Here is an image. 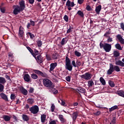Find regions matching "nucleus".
Wrapping results in <instances>:
<instances>
[{
	"instance_id": "obj_1",
	"label": "nucleus",
	"mask_w": 124,
	"mask_h": 124,
	"mask_svg": "<svg viewBox=\"0 0 124 124\" xmlns=\"http://www.w3.org/2000/svg\"><path fill=\"white\" fill-rule=\"evenodd\" d=\"M100 48H101V49H102V48H103L105 51L108 53L110 51H111L112 46L110 44L107 43H105L104 44H102V43L101 42L100 43Z\"/></svg>"
},
{
	"instance_id": "obj_2",
	"label": "nucleus",
	"mask_w": 124,
	"mask_h": 124,
	"mask_svg": "<svg viewBox=\"0 0 124 124\" xmlns=\"http://www.w3.org/2000/svg\"><path fill=\"white\" fill-rule=\"evenodd\" d=\"M65 62L66 69H67V70H69V71H72L73 66L72 65H71V61H70V59H69L68 57H66Z\"/></svg>"
},
{
	"instance_id": "obj_3",
	"label": "nucleus",
	"mask_w": 124,
	"mask_h": 124,
	"mask_svg": "<svg viewBox=\"0 0 124 124\" xmlns=\"http://www.w3.org/2000/svg\"><path fill=\"white\" fill-rule=\"evenodd\" d=\"M43 84L45 87L49 88V89L51 88H54V84H53L52 81L47 78L44 79Z\"/></svg>"
},
{
	"instance_id": "obj_4",
	"label": "nucleus",
	"mask_w": 124,
	"mask_h": 124,
	"mask_svg": "<svg viewBox=\"0 0 124 124\" xmlns=\"http://www.w3.org/2000/svg\"><path fill=\"white\" fill-rule=\"evenodd\" d=\"M13 9H14V14H15V15H17V14H18V13H20V12H21V11H23L22 9H21L20 7V6L19 5H15L13 6Z\"/></svg>"
},
{
	"instance_id": "obj_5",
	"label": "nucleus",
	"mask_w": 124,
	"mask_h": 124,
	"mask_svg": "<svg viewBox=\"0 0 124 124\" xmlns=\"http://www.w3.org/2000/svg\"><path fill=\"white\" fill-rule=\"evenodd\" d=\"M80 77L81 78H82V79H84V80L88 81V80H91V79H92L93 75L90 73H86L85 74L80 76Z\"/></svg>"
},
{
	"instance_id": "obj_6",
	"label": "nucleus",
	"mask_w": 124,
	"mask_h": 124,
	"mask_svg": "<svg viewBox=\"0 0 124 124\" xmlns=\"http://www.w3.org/2000/svg\"><path fill=\"white\" fill-rule=\"evenodd\" d=\"M30 110L32 114H37L38 111H39V108H38V106H34L31 108Z\"/></svg>"
},
{
	"instance_id": "obj_7",
	"label": "nucleus",
	"mask_w": 124,
	"mask_h": 124,
	"mask_svg": "<svg viewBox=\"0 0 124 124\" xmlns=\"http://www.w3.org/2000/svg\"><path fill=\"white\" fill-rule=\"evenodd\" d=\"M24 28L23 27L20 26L19 27V30L18 32V35L19 37H23L24 36Z\"/></svg>"
},
{
	"instance_id": "obj_8",
	"label": "nucleus",
	"mask_w": 124,
	"mask_h": 124,
	"mask_svg": "<svg viewBox=\"0 0 124 124\" xmlns=\"http://www.w3.org/2000/svg\"><path fill=\"white\" fill-rule=\"evenodd\" d=\"M114 72V70L113 69V64L112 63L109 64V69L107 71V74L108 75H111L112 73Z\"/></svg>"
},
{
	"instance_id": "obj_9",
	"label": "nucleus",
	"mask_w": 124,
	"mask_h": 124,
	"mask_svg": "<svg viewBox=\"0 0 124 124\" xmlns=\"http://www.w3.org/2000/svg\"><path fill=\"white\" fill-rule=\"evenodd\" d=\"M57 65H58V63L57 62L52 63L50 65V69L49 72H51V71H53L57 67Z\"/></svg>"
},
{
	"instance_id": "obj_10",
	"label": "nucleus",
	"mask_w": 124,
	"mask_h": 124,
	"mask_svg": "<svg viewBox=\"0 0 124 124\" xmlns=\"http://www.w3.org/2000/svg\"><path fill=\"white\" fill-rule=\"evenodd\" d=\"M23 79L26 82H30L31 81V77L28 74H24Z\"/></svg>"
},
{
	"instance_id": "obj_11",
	"label": "nucleus",
	"mask_w": 124,
	"mask_h": 124,
	"mask_svg": "<svg viewBox=\"0 0 124 124\" xmlns=\"http://www.w3.org/2000/svg\"><path fill=\"white\" fill-rule=\"evenodd\" d=\"M66 5L68 7H73L75 4H74V2H71L69 0H68L66 2Z\"/></svg>"
},
{
	"instance_id": "obj_12",
	"label": "nucleus",
	"mask_w": 124,
	"mask_h": 124,
	"mask_svg": "<svg viewBox=\"0 0 124 124\" xmlns=\"http://www.w3.org/2000/svg\"><path fill=\"white\" fill-rule=\"evenodd\" d=\"M116 37L121 44H124V39L123 38V37L120 34H118L116 36Z\"/></svg>"
},
{
	"instance_id": "obj_13",
	"label": "nucleus",
	"mask_w": 124,
	"mask_h": 124,
	"mask_svg": "<svg viewBox=\"0 0 124 124\" xmlns=\"http://www.w3.org/2000/svg\"><path fill=\"white\" fill-rule=\"evenodd\" d=\"M19 4L20 5L19 7H20V8L23 10H24V9H25L26 8V6L25 5V1L22 0L21 1H19Z\"/></svg>"
},
{
	"instance_id": "obj_14",
	"label": "nucleus",
	"mask_w": 124,
	"mask_h": 124,
	"mask_svg": "<svg viewBox=\"0 0 124 124\" xmlns=\"http://www.w3.org/2000/svg\"><path fill=\"white\" fill-rule=\"evenodd\" d=\"M71 117L73 119V121L75 122V121H76V119L78 117V112H73V114H72Z\"/></svg>"
},
{
	"instance_id": "obj_15",
	"label": "nucleus",
	"mask_w": 124,
	"mask_h": 124,
	"mask_svg": "<svg viewBox=\"0 0 124 124\" xmlns=\"http://www.w3.org/2000/svg\"><path fill=\"white\" fill-rule=\"evenodd\" d=\"M2 118L5 122H9L11 119V116L8 115H3Z\"/></svg>"
},
{
	"instance_id": "obj_16",
	"label": "nucleus",
	"mask_w": 124,
	"mask_h": 124,
	"mask_svg": "<svg viewBox=\"0 0 124 124\" xmlns=\"http://www.w3.org/2000/svg\"><path fill=\"white\" fill-rule=\"evenodd\" d=\"M49 92L54 94H57L58 93V90L54 88V87H51L49 88Z\"/></svg>"
},
{
	"instance_id": "obj_17",
	"label": "nucleus",
	"mask_w": 124,
	"mask_h": 124,
	"mask_svg": "<svg viewBox=\"0 0 124 124\" xmlns=\"http://www.w3.org/2000/svg\"><path fill=\"white\" fill-rule=\"evenodd\" d=\"M20 92L24 94V95H27L28 94V91L24 88L23 87H21L20 89Z\"/></svg>"
},
{
	"instance_id": "obj_18",
	"label": "nucleus",
	"mask_w": 124,
	"mask_h": 124,
	"mask_svg": "<svg viewBox=\"0 0 124 124\" xmlns=\"http://www.w3.org/2000/svg\"><path fill=\"white\" fill-rule=\"evenodd\" d=\"M115 64L116 65H119L120 66H122V67H124V62H122L121 61H120V60L116 61Z\"/></svg>"
},
{
	"instance_id": "obj_19",
	"label": "nucleus",
	"mask_w": 124,
	"mask_h": 124,
	"mask_svg": "<svg viewBox=\"0 0 124 124\" xmlns=\"http://www.w3.org/2000/svg\"><path fill=\"white\" fill-rule=\"evenodd\" d=\"M0 96H1V98L4 99V100H5V101H8V98H7V96L4 93H1L0 94Z\"/></svg>"
},
{
	"instance_id": "obj_20",
	"label": "nucleus",
	"mask_w": 124,
	"mask_h": 124,
	"mask_svg": "<svg viewBox=\"0 0 124 124\" xmlns=\"http://www.w3.org/2000/svg\"><path fill=\"white\" fill-rule=\"evenodd\" d=\"M59 119L60 120L61 123H65V122H66V120L63 118V115H59Z\"/></svg>"
},
{
	"instance_id": "obj_21",
	"label": "nucleus",
	"mask_w": 124,
	"mask_h": 124,
	"mask_svg": "<svg viewBox=\"0 0 124 124\" xmlns=\"http://www.w3.org/2000/svg\"><path fill=\"white\" fill-rule=\"evenodd\" d=\"M5 83H6L5 78L3 77H0V84L1 85H4Z\"/></svg>"
},
{
	"instance_id": "obj_22",
	"label": "nucleus",
	"mask_w": 124,
	"mask_h": 124,
	"mask_svg": "<svg viewBox=\"0 0 124 124\" xmlns=\"http://www.w3.org/2000/svg\"><path fill=\"white\" fill-rule=\"evenodd\" d=\"M113 71L115 70L116 72H119L121 71V69H120V67L117 65H113Z\"/></svg>"
},
{
	"instance_id": "obj_23",
	"label": "nucleus",
	"mask_w": 124,
	"mask_h": 124,
	"mask_svg": "<svg viewBox=\"0 0 124 124\" xmlns=\"http://www.w3.org/2000/svg\"><path fill=\"white\" fill-rule=\"evenodd\" d=\"M116 93L119 95L120 96H122V97H124V92L121 90V91H117L116 92Z\"/></svg>"
},
{
	"instance_id": "obj_24",
	"label": "nucleus",
	"mask_w": 124,
	"mask_h": 124,
	"mask_svg": "<svg viewBox=\"0 0 124 124\" xmlns=\"http://www.w3.org/2000/svg\"><path fill=\"white\" fill-rule=\"evenodd\" d=\"M94 85V83H93V80H90L88 81V86L89 88H91L93 87V86Z\"/></svg>"
},
{
	"instance_id": "obj_25",
	"label": "nucleus",
	"mask_w": 124,
	"mask_h": 124,
	"mask_svg": "<svg viewBox=\"0 0 124 124\" xmlns=\"http://www.w3.org/2000/svg\"><path fill=\"white\" fill-rule=\"evenodd\" d=\"M78 92H79V93H84L85 94V93H86V90L84 88L79 87L78 89Z\"/></svg>"
},
{
	"instance_id": "obj_26",
	"label": "nucleus",
	"mask_w": 124,
	"mask_h": 124,
	"mask_svg": "<svg viewBox=\"0 0 124 124\" xmlns=\"http://www.w3.org/2000/svg\"><path fill=\"white\" fill-rule=\"evenodd\" d=\"M101 10V5H99L97 6L95 8V11L97 14H99V12H100V11Z\"/></svg>"
},
{
	"instance_id": "obj_27",
	"label": "nucleus",
	"mask_w": 124,
	"mask_h": 124,
	"mask_svg": "<svg viewBox=\"0 0 124 124\" xmlns=\"http://www.w3.org/2000/svg\"><path fill=\"white\" fill-rule=\"evenodd\" d=\"M43 59L42 56L39 55L37 57V61L39 63H41L42 62Z\"/></svg>"
},
{
	"instance_id": "obj_28",
	"label": "nucleus",
	"mask_w": 124,
	"mask_h": 124,
	"mask_svg": "<svg viewBox=\"0 0 124 124\" xmlns=\"http://www.w3.org/2000/svg\"><path fill=\"white\" fill-rule=\"evenodd\" d=\"M100 81L103 86H105V85H106V81H105V79H104L103 78L101 77L100 78Z\"/></svg>"
},
{
	"instance_id": "obj_29",
	"label": "nucleus",
	"mask_w": 124,
	"mask_h": 124,
	"mask_svg": "<svg viewBox=\"0 0 124 124\" xmlns=\"http://www.w3.org/2000/svg\"><path fill=\"white\" fill-rule=\"evenodd\" d=\"M41 119L42 123H45V120H46V115L44 114L42 115L41 117Z\"/></svg>"
},
{
	"instance_id": "obj_30",
	"label": "nucleus",
	"mask_w": 124,
	"mask_h": 124,
	"mask_svg": "<svg viewBox=\"0 0 124 124\" xmlns=\"http://www.w3.org/2000/svg\"><path fill=\"white\" fill-rule=\"evenodd\" d=\"M115 48H116V49H118V50H123L121 45H120V44L119 43H117L115 45Z\"/></svg>"
},
{
	"instance_id": "obj_31",
	"label": "nucleus",
	"mask_w": 124,
	"mask_h": 124,
	"mask_svg": "<svg viewBox=\"0 0 124 124\" xmlns=\"http://www.w3.org/2000/svg\"><path fill=\"white\" fill-rule=\"evenodd\" d=\"M118 108V106H114L111 108H109V112H112V111H114V110H116Z\"/></svg>"
},
{
	"instance_id": "obj_32",
	"label": "nucleus",
	"mask_w": 124,
	"mask_h": 124,
	"mask_svg": "<svg viewBox=\"0 0 124 124\" xmlns=\"http://www.w3.org/2000/svg\"><path fill=\"white\" fill-rule=\"evenodd\" d=\"M108 84L111 88H113V87H115V83H114V82L112 80H109L108 81Z\"/></svg>"
},
{
	"instance_id": "obj_33",
	"label": "nucleus",
	"mask_w": 124,
	"mask_h": 124,
	"mask_svg": "<svg viewBox=\"0 0 124 124\" xmlns=\"http://www.w3.org/2000/svg\"><path fill=\"white\" fill-rule=\"evenodd\" d=\"M4 90V85L0 84V93H3Z\"/></svg>"
},
{
	"instance_id": "obj_34",
	"label": "nucleus",
	"mask_w": 124,
	"mask_h": 124,
	"mask_svg": "<svg viewBox=\"0 0 124 124\" xmlns=\"http://www.w3.org/2000/svg\"><path fill=\"white\" fill-rule=\"evenodd\" d=\"M27 36H30V38H31V39H32L33 37H34V35L30 32L27 33Z\"/></svg>"
},
{
	"instance_id": "obj_35",
	"label": "nucleus",
	"mask_w": 124,
	"mask_h": 124,
	"mask_svg": "<svg viewBox=\"0 0 124 124\" xmlns=\"http://www.w3.org/2000/svg\"><path fill=\"white\" fill-rule=\"evenodd\" d=\"M31 77L32 79H37L38 78V76H37V75L35 74H31Z\"/></svg>"
},
{
	"instance_id": "obj_36",
	"label": "nucleus",
	"mask_w": 124,
	"mask_h": 124,
	"mask_svg": "<svg viewBox=\"0 0 124 124\" xmlns=\"http://www.w3.org/2000/svg\"><path fill=\"white\" fill-rule=\"evenodd\" d=\"M27 48L28 49V50H29V51L30 52V53L31 54V55H32V56H33V57H34V53H33V51H32L31 48V47H30L29 46H27Z\"/></svg>"
},
{
	"instance_id": "obj_37",
	"label": "nucleus",
	"mask_w": 124,
	"mask_h": 124,
	"mask_svg": "<svg viewBox=\"0 0 124 124\" xmlns=\"http://www.w3.org/2000/svg\"><path fill=\"white\" fill-rule=\"evenodd\" d=\"M22 118L24 120V121H26V122H27V121H29V117H28V116L26 115H23Z\"/></svg>"
},
{
	"instance_id": "obj_38",
	"label": "nucleus",
	"mask_w": 124,
	"mask_h": 124,
	"mask_svg": "<svg viewBox=\"0 0 124 124\" xmlns=\"http://www.w3.org/2000/svg\"><path fill=\"white\" fill-rule=\"evenodd\" d=\"M77 14H78L79 16H80L82 17H84V13L81 11H78L77 13Z\"/></svg>"
},
{
	"instance_id": "obj_39",
	"label": "nucleus",
	"mask_w": 124,
	"mask_h": 124,
	"mask_svg": "<svg viewBox=\"0 0 124 124\" xmlns=\"http://www.w3.org/2000/svg\"><path fill=\"white\" fill-rule=\"evenodd\" d=\"M40 76H42V77H44L45 78H47V77H48V75H47L46 73H42V72H41Z\"/></svg>"
},
{
	"instance_id": "obj_40",
	"label": "nucleus",
	"mask_w": 124,
	"mask_h": 124,
	"mask_svg": "<svg viewBox=\"0 0 124 124\" xmlns=\"http://www.w3.org/2000/svg\"><path fill=\"white\" fill-rule=\"evenodd\" d=\"M27 101H28V103L29 104H32V103H33V99H31V98H30V99H28L27 100Z\"/></svg>"
},
{
	"instance_id": "obj_41",
	"label": "nucleus",
	"mask_w": 124,
	"mask_h": 124,
	"mask_svg": "<svg viewBox=\"0 0 124 124\" xmlns=\"http://www.w3.org/2000/svg\"><path fill=\"white\" fill-rule=\"evenodd\" d=\"M75 54L77 57H80L81 56V53L79 52L77 50L75 51Z\"/></svg>"
},
{
	"instance_id": "obj_42",
	"label": "nucleus",
	"mask_w": 124,
	"mask_h": 124,
	"mask_svg": "<svg viewBox=\"0 0 124 124\" xmlns=\"http://www.w3.org/2000/svg\"><path fill=\"white\" fill-rule=\"evenodd\" d=\"M55 109H56V107H55V105H54V104H52L51 106V112H54V111L55 110Z\"/></svg>"
},
{
	"instance_id": "obj_43",
	"label": "nucleus",
	"mask_w": 124,
	"mask_h": 124,
	"mask_svg": "<svg viewBox=\"0 0 124 124\" xmlns=\"http://www.w3.org/2000/svg\"><path fill=\"white\" fill-rule=\"evenodd\" d=\"M33 72H34V73H36V74H38L39 75H40L41 73V71L38 70H33Z\"/></svg>"
},
{
	"instance_id": "obj_44",
	"label": "nucleus",
	"mask_w": 124,
	"mask_h": 124,
	"mask_svg": "<svg viewBox=\"0 0 124 124\" xmlns=\"http://www.w3.org/2000/svg\"><path fill=\"white\" fill-rule=\"evenodd\" d=\"M114 55L115 57H119L120 56V53L117 51H115L114 52Z\"/></svg>"
},
{
	"instance_id": "obj_45",
	"label": "nucleus",
	"mask_w": 124,
	"mask_h": 124,
	"mask_svg": "<svg viewBox=\"0 0 124 124\" xmlns=\"http://www.w3.org/2000/svg\"><path fill=\"white\" fill-rule=\"evenodd\" d=\"M66 43V40L65 38H63L61 42L62 45H64Z\"/></svg>"
},
{
	"instance_id": "obj_46",
	"label": "nucleus",
	"mask_w": 124,
	"mask_h": 124,
	"mask_svg": "<svg viewBox=\"0 0 124 124\" xmlns=\"http://www.w3.org/2000/svg\"><path fill=\"white\" fill-rule=\"evenodd\" d=\"M37 44L38 47H41V46L42 45V42H41V41H38L37 42Z\"/></svg>"
},
{
	"instance_id": "obj_47",
	"label": "nucleus",
	"mask_w": 124,
	"mask_h": 124,
	"mask_svg": "<svg viewBox=\"0 0 124 124\" xmlns=\"http://www.w3.org/2000/svg\"><path fill=\"white\" fill-rule=\"evenodd\" d=\"M10 97H11V99L12 100H13L14 99H15V98L16 97V96H15V94H13V93L11 94Z\"/></svg>"
},
{
	"instance_id": "obj_48",
	"label": "nucleus",
	"mask_w": 124,
	"mask_h": 124,
	"mask_svg": "<svg viewBox=\"0 0 124 124\" xmlns=\"http://www.w3.org/2000/svg\"><path fill=\"white\" fill-rule=\"evenodd\" d=\"M110 124H116V118L115 117H113L112 121H111V123H110Z\"/></svg>"
},
{
	"instance_id": "obj_49",
	"label": "nucleus",
	"mask_w": 124,
	"mask_h": 124,
	"mask_svg": "<svg viewBox=\"0 0 124 124\" xmlns=\"http://www.w3.org/2000/svg\"><path fill=\"white\" fill-rule=\"evenodd\" d=\"M63 19L66 22H68V16L67 15L64 16Z\"/></svg>"
},
{
	"instance_id": "obj_50",
	"label": "nucleus",
	"mask_w": 124,
	"mask_h": 124,
	"mask_svg": "<svg viewBox=\"0 0 124 124\" xmlns=\"http://www.w3.org/2000/svg\"><path fill=\"white\" fill-rule=\"evenodd\" d=\"M61 105H62V106H66V104H65V102L63 101L62 100H61Z\"/></svg>"
},
{
	"instance_id": "obj_51",
	"label": "nucleus",
	"mask_w": 124,
	"mask_h": 124,
	"mask_svg": "<svg viewBox=\"0 0 124 124\" xmlns=\"http://www.w3.org/2000/svg\"><path fill=\"white\" fill-rule=\"evenodd\" d=\"M86 10L88 11H91L92 10V8H91V6L89 5H87L86 8Z\"/></svg>"
},
{
	"instance_id": "obj_52",
	"label": "nucleus",
	"mask_w": 124,
	"mask_h": 124,
	"mask_svg": "<svg viewBox=\"0 0 124 124\" xmlns=\"http://www.w3.org/2000/svg\"><path fill=\"white\" fill-rule=\"evenodd\" d=\"M72 64L74 67H77V65H76V63H75V61H73L72 62Z\"/></svg>"
},
{
	"instance_id": "obj_53",
	"label": "nucleus",
	"mask_w": 124,
	"mask_h": 124,
	"mask_svg": "<svg viewBox=\"0 0 124 124\" xmlns=\"http://www.w3.org/2000/svg\"><path fill=\"white\" fill-rule=\"evenodd\" d=\"M100 114V111H97L96 112L93 113V115H95V116H99Z\"/></svg>"
},
{
	"instance_id": "obj_54",
	"label": "nucleus",
	"mask_w": 124,
	"mask_h": 124,
	"mask_svg": "<svg viewBox=\"0 0 124 124\" xmlns=\"http://www.w3.org/2000/svg\"><path fill=\"white\" fill-rule=\"evenodd\" d=\"M113 41V39L111 37H108L107 40V42H112Z\"/></svg>"
},
{
	"instance_id": "obj_55",
	"label": "nucleus",
	"mask_w": 124,
	"mask_h": 124,
	"mask_svg": "<svg viewBox=\"0 0 124 124\" xmlns=\"http://www.w3.org/2000/svg\"><path fill=\"white\" fill-rule=\"evenodd\" d=\"M71 31H72V28L70 27L67 31V33H69L70 32H71Z\"/></svg>"
},
{
	"instance_id": "obj_56",
	"label": "nucleus",
	"mask_w": 124,
	"mask_h": 124,
	"mask_svg": "<svg viewBox=\"0 0 124 124\" xmlns=\"http://www.w3.org/2000/svg\"><path fill=\"white\" fill-rule=\"evenodd\" d=\"M34 89L32 88H30L29 90V93H33Z\"/></svg>"
},
{
	"instance_id": "obj_57",
	"label": "nucleus",
	"mask_w": 124,
	"mask_h": 124,
	"mask_svg": "<svg viewBox=\"0 0 124 124\" xmlns=\"http://www.w3.org/2000/svg\"><path fill=\"white\" fill-rule=\"evenodd\" d=\"M78 1L79 4H82L84 2V0H78Z\"/></svg>"
},
{
	"instance_id": "obj_58",
	"label": "nucleus",
	"mask_w": 124,
	"mask_h": 124,
	"mask_svg": "<svg viewBox=\"0 0 124 124\" xmlns=\"http://www.w3.org/2000/svg\"><path fill=\"white\" fill-rule=\"evenodd\" d=\"M0 10L2 13H4L5 12V8H1Z\"/></svg>"
},
{
	"instance_id": "obj_59",
	"label": "nucleus",
	"mask_w": 124,
	"mask_h": 124,
	"mask_svg": "<svg viewBox=\"0 0 124 124\" xmlns=\"http://www.w3.org/2000/svg\"><path fill=\"white\" fill-rule=\"evenodd\" d=\"M66 80L67 82H70V77L68 76L66 77Z\"/></svg>"
},
{
	"instance_id": "obj_60",
	"label": "nucleus",
	"mask_w": 124,
	"mask_h": 124,
	"mask_svg": "<svg viewBox=\"0 0 124 124\" xmlns=\"http://www.w3.org/2000/svg\"><path fill=\"white\" fill-rule=\"evenodd\" d=\"M30 24L31 25V26H34L35 25V23L34 21H32V20H30Z\"/></svg>"
},
{
	"instance_id": "obj_61",
	"label": "nucleus",
	"mask_w": 124,
	"mask_h": 124,
	"mask_svg": "<svg viewBox=\"0 0 124 124\" xmlns=\"http://www.w3.org/2000/svg\"><path fill=\"white\" fill-rule=\"evenodd\" d=\"M49 124H57L56 121L53 120L49 122Z\"/></svg>"
},
{
	"instance_id": "obj_62",
	"label": "nucleus",
	"mask_w": 124,
	"mask_h": 124,
	"mask_svg": "<svg viewBox=\"0 0 124 124\" xmlns=\"http://www.w3.org/2000/svg\"><path fill=\"white\" fill-rule=\"evenodd\" d=\"M121 29L123 30V31H124V23H121Z\"/></svg>"
},
{
	"instance_id": "obj_63",
	"label": "nucleus",
	"mask_w": 124,
	"mask_h": 124,
	"mask_svg": "<svg viewBox=\"0 0 124 124\" xmlns=\"http://www.w3.org/2000/svg\"><path fill=\"white\" fill-rule=\"evenodd\" d=\"M34 53L35 55L36 56L37 55H38V51L36 49L34 50Z\"/></svg>"
},
{
	"instance_id": "obj_64",
	"label": "nucleus",
	"mask_w": 124,
	"mask_h": 124,
	"mask_svg": "<svg viewBox=\"0 0 124 124\" xmlns=\"http://www.w3.org/2000/svg\"><path fill=\"white\" fill-rule=\"evenodd\" d=\"M30 3L32 4L34 2V0H29Z\"/></svg>"
}]
</instances>
